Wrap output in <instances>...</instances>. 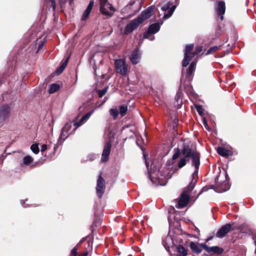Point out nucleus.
Wrapping results in <instances>:
<instances>
[{
  "label": "nucleus",
  "instance_id": "dca6fc26",
  "mask_svg": "<svg viewBox=\"0 0 256 256\" xmlns=\"http://www.w3.org/2000/svg\"><path fill=\"white\" fill-rule=\"evenodd\" d=\"M226 6L225 3L222 1H218L216 2V11L218 16H220V19L221 20L224 19V14L225 13Z\"/></svg>",
  "mask_w": 256,
  "mask_h": 256
},
{
  "label": "nucleus",
  "instance_id": "603ef678",
  "mask_svg": "<svg viewBox=\"0 0 256 256\" xmlns=\"http://www.w3.org/2000/svg\"><path fill=\"white\" fill-rule=\"evenodd\" d=\"M57 148H58V146H56V144H54V151L56 150Z\"/></svg>",
  "mask_w": 256,
  "mask_h": 256
},
{
  "label": "nucleus",
  "instance_id": "37998d69",
  "mask_svg": "<svg viewBox=\"0 0 256 256\" xmlns=\"http://www.w3.org/2000/svg\"><path fill=\"white\" fill-rule=\"evenodd\" d=\"M135 3L136 2L134 0L131 1L125 6L124 10H128V8H130V7H132L135 4Z\"/></svg>",
  "mask_w": 256,
  "mask_h": 256
},
{
  "label": "nucleus",
  "instance_id": "09e8293b",
  "mask_svg": "<svg viewBox=\"0 0 256 256\" xmlns=\"http://www.w3.org/2000/svg\"><path fill=\"white\" fill-rule=\"evenodd\" d=\"M47 148V145L44 144H43L42 146V148H41V152H44V151L45 150H46Z\"/></svg>",
  "mask_w": 256,
  "mask_h": 256
},
{
  "label": "nucleus",
  "instance_id": "e433bc0d",
  "mask_svg": "<svg viewBox=\"0 0 256 256\" xmlns=\"http://www.w3.org/2000/svg\"><path fill=\"white\" fill-rule=\"evenodd\" d=\"M83 124V122H81V119H80L78 122H74V126H75V128L72 131H75L77 128L81 126Z\"/></svg>",
  "mask_w": 256,
  "mask_h": 256
},
{
  "label": "nucleus",
  "instance_id": "bf43d9fd",
  "mask_svg": "<svg viewBox=\"0 0 256 256\" xmlns=\"http://www.w3.org/2000/svg\"><path fill=\"white\" fill-rule=\"evenodd\" d=\"M81 243H80V242L77 244L76 246H78L79 244H80Z\"/></svg>",
  "mask_w": 256,
  "mask_h": 256
},
{
  "label": "nucleus",
  "instance_id": "49530a36",
  "mask_svg": "<svg viewBox=\"0 0 256 256\" xmlns=\"http://www.w3.org/2000/svg\"><path fill=\"white\" fill-rule=\"evenodd\" d=\"M128 10H130V12H132L133 14H134L138 12V10H134L132 7H130V8H128Z\"/></svg>",
  "mask_w": 256,
  "mask_h": 256
},
{
  "label": "nucleus",
  "instance_id": "393cba45",
  "mask_svg": "<svg viewBox=\"0 0 256 256\" xmlns=\"http://www.w3.org/2000/svg\"><path fill=\"white\" fill-rule=\"evenodd\" d=\"M178 256H186L187 255V250L184 246L180 245L177 248Z\"/></svg>",
  "mask_w": 256,
  "mask_h": 256
},
{
  "label": "nucleus",
  "instance_id": "7c9ffc66",
  "mask_svg": "<svg viewBox=\"0 0 256 256\" xmlns=\"http://www.w3.org/2000/svg\"><path fill=\"white\" fill-rule=\"evenodd\" d=\"M94 110H92L88 112L84 116H82V118H80L81 122H83L84 123V121L88 120L90 118V116H92V114L94 113Z\"/></svg>",
  "mask_w": 256,
  "mask_h": 256
},
{
  "label": "nucleus",
  "instance_id": "2eb2a0df",
  "mask_svg": "<svg viewBox=\"0 0 256 256\" xmlns=\"http://www.w3.org/2000/svg\"><path fill=\"white\" fill-rule=\"evenodd\" d=\"M112 144L110 142H107L104 144V148L102 154L101 160L103 162H106L109 158Z\"/></svg>",
  "mask_w": 256,
  "mask_h": 256
},
{
  "label": "nucleus",
  "instance_id": "a211bd4d",
  "mask_svg": "<svg viewBox=\"0 0 256 256\" xmlns=\"http://www.w3.org/2000/svg\"><path fill=\"white\" fill-rule=\"evenodd\" d=\"M203 245H206V244H198L192 242L190 243L189 246L193 252L198 254H200L202 250L204 249Z\"/></svg>",
  "mask_w": 256,
  "mask_h": 256
},
{
  "label": "nucleus",
  "instance_id": "680f3d73",
  "mask_svg": "<svg viewBox=\"0 0 256 256\" xmlns=\"http://www.w3.org/2000/svg\"><path fill=\"white\" fill-rule=\"evenodd\" d=\"M211 240V238H209L208 240Z\"/></svg>",
  "mask_w": 256,
  "mask_h": 256
},
{
  "label": "nucleus",
  "instance_id": "ddd939ff",
  "mask_svg": "<svg viewBox=\"0 0 256 256\" xmlns=\"http://www.w3.org/2000/svg\"><path fill=\"white\" fill-rule=\"evenodd\" d=\"M155 7L154 6L148 7L146 10H143L140 16H138V18L142 20V22H143L145 20L150 18L153 14L154 10Z\"/></svg>",
  "mask_w": 256,
  "mask_h": 256
},
{
  "label": "nucleus",
  "instance_id": "9b49d317",
  "mask_svg": "<svg viewBox=\"0 0 256 256\" xmlns=\"http://www.w3.org/2000/svg\"><path fill=\"white\" fill-rule=\"evenodd\" d=\"M142 52L138 48H136L133 50L130 56V60L132 63L136 65L138 64L140 60Z\"/></svg>",
  "mask_w": 256,
  "mask_h": 256
},
{
  "label": "nucleus",
  "instance_id": "0eeeda50",
  "mask_svg": "<svg viewBox=\"0 0 256 256\" xmlns=\"http://www.w3.org/2000/svg\"><path fill=\"white\" fill-rule=\"evenodd\" d=\"M198 170H194L192 174V180L189 184L184 189L182 192L188 194L194 188L198 180Z\"/></svg>",
  "mask_w": 256,
  "mask_h": 256
},
{
  "label": "nucleus",
  "instance_id": "c03bdc74",
  "mask_svg": "<svg viewBox=\"0 0 256 256\" xmlns=\"http://www.w3.org/2000/svg\"><path fill=\"white\" fill-rule=\"evenodd\" d=\"M96 156L94 154H91L88 156V159L86 160H88L90 161H92L95 159Z\"/></svg>",
  "mask_w": 256,
  "mask_h": 256
},
{
  "label": "nucleus",
  "instance_id": "4be33fe9",
  "mask_svg": "<svg viewBox=\"0 0 256 256\" xmlns=\"http://www.w3.org/2000/svg\"><path fill=\"white\" fill-rule=\"evenodd\" d=\"M195 66H196V62H192L190 64L189 67L186 70V78L188 79V80H191V77L192 73L195 70Z\"/></svg>",
  "mask_w": 256,
  "mask_h": 256
},
{
  "label": "nucleus",
  "instance_id": "cd10ccee",
  "mask_svg": "<svg viewBox=\"0 0 256 256\" xmlns=\"http://www.w3.org/2000/svg\"><path fill=\"white\" fill-rule=\"evenodd\" d=\"M154 34H152L150 32H146L144 34V38L146 39H148L149 40L152 41L154 40L155 38V36H154Z\"/></svg>",
  "mask_w": 256,
  "mask_h": 256
},
{
  "label": "nucleus",
  "instance_id": "20e7f679",
  "mask_svg": "<svg viewBox=\"0 0 256 256\" xmlns=\"http://www.w3.org/2000/svg\"><path fill=\"white\" fill-rule=\"evenodd\" d=\"M100 11L103 15L108 17H112L114 15L116 9L108 0H100Z\"/></svg>",
  "mask_w": 256,
  "mask_h": 256
},
{
  "label": "nucleus",
  "instance_id": "c756f323",
  "mask_svg": "<svg viewBox=\"0 0 256 256\" xmlns=\"http://www.w3.org/2000/svg\"><path fill=\"white\" fill-rule=\"evenodd\" d=\"M110 114L114 119H116L118 115V111L116 108H111L110 110Z\"/></svg>",
  "mask_w": 256,
  "mask_h": 256
},
{
  "label": "nucleus",
  "instance_id": "f704fd0d",
  "mask_svg": "<svg viewBox=\"0 0 256 256\" xmlns=\"http://www.w3.org/2000/svg\"><path fill=\"white\" fill-rule=\"evenodd\" d=\"M74 0H60V6L62 8L67 1H68L69 4L71 6L74 3Z\"/></svg>",
  "mask_w": 256,
  "mask_h": 256
},
{
  "label": "nucleus",
  "instance_id": "052dcab7",
  "mask_svg": "<svg viewBox=\"0 0 256 256\" xmlns=\"http://www.w3.org/2000/svg\"><path fill=\"white\" fill-rule=\"evenodd\" d=\"M95 222H96V220L94 221L93 225H94L95 224Z\"/></svg>",
  "mask_w": 256,
  "mask_h": 256
},
{
  "label": "nucleus",
  "instance_id": "a19ab883",
  "mask_svg": "<svg viewBox=\"0 0 256 256\" xmlns=\"http://www.w3.org/2000/svg\"><path fill=\"white\" fill-rule=\"evenodd\" d=\"M225 185L226 186V188H222L220 190H216L215 191L218 192H224L226 191L227 190H228L229 189V186H228V184H226Z\"/></svg>",
  "mask_w": 256,
  "mask_h": 256
},
{
  "label": "nucleus",
  "instance_id": "8fccbe9b",
  "mask_svg": "<svg viewBox=\"0 0 256 256\" xmlns=\"http://www.w3.org/2000/svg\"><path fill=\"white\" fill-rule=\"evenodd\" d=\"M88 255V252L86 251V252H84L82 254V256H87Z\"/></svg>",
  "mask_w": 256,
  "mask_h": 256
},
{
  "label": "nucleus",
  "instance_id": "69168bd1",
  "mask_svg": "<svg viewBox=\"0 0 256 256\" xmlns=\"http://www.w3.org/2000/svg\"><path fill=\"white\" fill-rule=\"evenodd\" d=\"M107 100H108V98H106L105 100V101H106Z\"/></svg>",
  "mask_w": 256,
  "mask_h": 256
},
{
  "label": "nucleus",
  "instance_id": "4468645a",
  "mask_svg": "<svg viewBox=\"0 0 256 256\" xmlns=\"http://www.w3.org/2000/svg\"><path fill=\"white\" fill-rule=\"evenodd\" d=\"M203 246L204 249L210 254H221L224 251L223 248L218 246H208L206 244L203 245Z\"/></svg>",
  "mask_w": 256,
  "mask_h": 256
},
{
  "label": "nucleus",
  "instance_id": "2f4dec72",
  "mask_svg": "<svg viewBox=\"0 0 256 256\" xmlns=\"http://www.w3.org/2000/svg\"><path fill=\"white\" fill-rule=\"evenodd\" d=\"M30 150L34 153L36 154H38L40 151L38 144H32L30 146Z\"/></svg>",
  "mask_w": 256,
  "mask_h": 256
},
{
  "label": "nucleus",
  "instance_id": "6e6d98bb",
  "mask_svg": "<svg viewBox=\"0 0 256 256\" xmlns=\"http://www.w3.org/2000/svg\"><path fill=\"white\" fill-rule=\"evenodd\" d=\"M84 240V239L83 238L82 240H80V243H82Z\"/></svg>",
  "mask_w": 256,
  "mask_h": 256
},
{
  "label": "nucleus",
  "instance_id": "58836bf2",
  "mask_svg": "<svg viewBox=\"0 0 256 256\" xmlns=\"http://www.w3.org/2000/svg\"><path fill=\"white\" fill-rule=\"evenodd\" d=\"M90 13V12L86 10L82 14V20H86L87 18L88 17Z\"/></svg>",
  "mask_w": 256,
  "mask_h": 256
},
{
  "label": "nucleus",
  "instance_id": "c85d7f7f",
  "mask_svg": "<svg viewBox=\"0 0 256 256\" xmlns=\"http://www.w3.org/2000/svg\"><path fill=\"white\" fill-rule=\"evenodd\" d=\"M128 110V106L126 105H122L120 107V114L122 116H124L126 115V112Z\"/></svg>",
  "mask_w": 256,
  "mask_h": 256
},
{
  "label": "nucleus",
  "instance_id": "412c9836",
  "mask_svg": "<svg viewBox=\"0 0 256 256\" xmlns=\"http://www.w3.org/2000/svg\"><path fill=\"white\" fill-rule=\"evenodd\" d=\"M217 152L220 156L224 157H228L232 155V151L226 149V148L220 146L217 148Z\"/></svg>",
  "mask_w": 256,
  "mask_h": 256
},
{
  "label": "nucleus",
  "instance_id": "e2e57ef3",
  "mask_svg": "<svg viewBox=\"0 0 256 256\" xmlns=\"http://www.w3.org/2000/svg\"><path fill=\"white\" fill-rule=\"evenodd\" d=\"M107 100H108V98H106L105 100V101H106Z\"/></svg>",
  "mask_w": 256,
  "mask_h": 256
},
{
  "label": "nucleus",
  "instance_id": "4d7b16f0",
  "mask_svg": "<svg viewBox=\"0 0 256 256\" xmlns=\"http://www.w3.org/2000/svg\"><path fill=\"white\" fill-rule=\"evenodd\" d=\"M146 166L148 167V163H147L146 161Z\"/></svg>",
  "mask_w": 256,
  "mask_h": 256
},
{
  "label": "nucleus",
  "instance_id": "f03ea898",
  "mask_svg": "<svg viewBox=\"0 0 256 256\" xmlns=\"http://www.w3.org/2000/svg\"><path fill=\"white\" fill-rule=\"evenodd\" d=\"M168 176L163 174L158 166H151L148 174V178L155 186H164L166 184Z\"/></svg>",
  "mask_w": 256,
  "mask_h": 256
},
{
  "label": "nucleus",
  "instance_id": "7ed1b4c3",
  "mask_svg": "<svg viewBox=\"0 0 256 256\" xmlns=\"http://www.w3.org/2000/svg\"><path fill=\"white\" fill-rule=\"evenodd\" d=\"M193 48V44H188L186 46L184 52V58L182 61V67L184 68L188 66L190 61L195 55L198 54L202 50V47L198 46L194 52H192V51Z\"/></svg>",
  "mask_w": 256,
  "mask_h": 256
},
{
  "label": "nucleus",
  "instance_id": "4c0bfd02",
  "mask_svg": "<svg viewBox=\"0 0 256 256\" xmlns=\"http://www.w3.org/2000/svg\"><path fill=\"white\" fill-rule=\"evenodd\" d=\"M196 108L198 113V114L200 116H202L203 112H204V109L202 106L200 105H196Z\"/></svg>",
  "mask_w": 256,
  "mask_h": 256
},
{
  "label": "nucleus",
  "instance_id": "3c124183",
  "mask_svg": "<svg viewBox=\"0 0 256 256\" xmlns=\"http://www.w3.org/2000/svg\"><path fill=\"white\" fill-rule=\"evenodd\" d=\"M204 188H202V190H201V192H200V193L198 195V196H197V198L198 197V196L204 190Z\"/></svg>",
  "mask_w": 256,
  "mask_h": 256
},
{
  "label": "nucleus",
  "instance_id": "ea45409f",
  "mask_svg": "<svg viewBox=\"0 0 256 256\" xmlns=\"http://www.w3.org/2000/svg\"><path fill=\"white\" fill-rule=\"evenodd\" d=\"M94 4V2L93 0H90V2L88 5V6L86 8V10L91 12Z\"/></svg>",
  "mask_w": 256,
  "mask_h": 256
},
{
  "label": "nucleus",
  "instance_id": "f257e3e1",
  "mask_svg": "<svg viewBox=\"0 0 256 256\" xmlns=\"http://www.w3.org/2000/svg\"><path fill=\"white\" fill-rule=\"evenodd\" d=\"M178 149L183 158L180 160L178 168H182L186 164V162H189L191 159L192 165L194 167V170H198L200 165V154L196 151V146L190 142H184L182 146V148Z\"/></svg>",
  "mask_w": 256,
  "mask_h": 256
},
{
  "label": "nucleus",
  "instance_id": "a18cd8bd",
  "mask_svg": "<svg viewBox=\"0 0 256 256\" xmlns=\"http://www.w3.org/2000/svg\"><path fill=\"white\" fill-rule=\"evenodd\" d=\"M50 2L52 3L51 5L52 8L53 10L55 11L56 5V2H55L54 0H49V2Z\"/></svg>",
  "mask_w": 256,
  "mask_h": 256
},
{
  "label": "nucleus",
  "instance_id": "0e129e2a",
  "mask_svg": "<svg viewBox=\"0 0 256 256\" xmlns=\"http://www.w3.org/2000/svg\"><path fill=\"white\" fill-rule=\"evenodd\" d=\"M107 100H108V98H106L105 100V101H106Z\"/></svg>",
  "mask_w": 256,
  "mask_h": 256
},
{
  "label": "nucleus",
  "instance_id": "9d476101",
  "mask_svg": "<svg viewBox=\"0 0 256 256\" xmlns=\"http://www.w3.org/2000/svg\"><path fill=\"white\" fill-rule=\"evenodd\" d=\"M189 201V194H186L184 192H182L178 200V202L176 206L178 208H184L187 206Z\"/></svg>",
  "mask_w": 256,
  "mask_h": 256
},
{
  "label": "nucleus",
  "instance_id": "13d9d810",
  "mask_svg": "<svg viewBox=\"0 0 256 256\" xmlns=\"http://www.w3.org/2000/svg\"><path fill=\"white\" fill-rule=\"evenodd\" d=\"M182 76H184V71L182 72Z\"/></svg>",
  "mask_w": 256,
  "mask_h": 256
},
{
  "label": "nucleus",
  "instance_id": "864d4df0",
  "mask_svg": "<svg viewBox=\"0 0 256 256\" xmlns=\"http://www.w3.org/2000/svg\"><path fill=\"white\" fill-rule=\"evenodd\" d=\"M174 124H176L178 122V120L176 119H174Z\"/></svg>",
  "mask_w": 256,
  "mask_h": 256
},
{
  "label": "nucleus",
  "instance_id": "6e6552de",
  "mask_svg": "<svg viewBox=\"0 0 256 256\" xmlns=\"http://www.w3.org/2000/svg\"><path fill=\"white\" fill-rule=\"evenodd\" d=\"M142 23V20H140L138 18H134L126 24L124 29V33L125 34H128L132 32Z\"/></svg>",
  "mask_w": 256,
  "mask_h": 256
},
{
  "label": "nucleus",
  "instance_id": "c9c22d12",
  "mask_svg": "<svg viewBox=\"0 0 256 256\" xmlns=\"http://www.w3.org/2000/svg\"><path fill=\"white\" fill-rule=\"evenodd\" d=\"M219 47L218 46H214L212 47H211L210 48H209L207 52H206V54L208 55L209 54H212L215 51H216Z\"/></svg>",
  "mask_w": 256,
  "mask_h": 256
},
{
  "label": "nucleus",
  "instance_id": "5701e85b",
  "mask_svg": "<svg viewBox=\"0 0 256 256\" xmlns=\"http://www.w3.org/2000/svg\"><path fill=\"white\" fill-rule=\"evenodd\" d=\"M62 86V84L61 82L59 83H54L49 86V94H54L58 91Z\"/></svg>",
  "mask_w": 256,
  "mask_h": 256
},
{
  "label": "nucleus",
  "instance_id": "f8f14e48",
  "mask_svg": "<svg viewBox=\"0 0 256 256\" xmlns=\"http://www.w3.org/2000/svg\"><path fill=\"white\" fill-rule=\"evenodd\" d=\"M71 124L66 123L62 130L60 135L58 138V142L62 144L70 134L68 131L71 128Z\"/></svg>",
  "mask_w": 256,
  "mask_h": 256
},
{
  "label": "nucleus",
  "instance_id": "a878e982",
  "mask_svg": "<svg viewBox=\"0 0 256 256\" xmlns=\"http://www.w3.org/2000/svg\"><path fill=\"white\" fill-rule=\"evenodd\" d=\"M176 7V5H174L171 8L170 7L169 10L168 12V13L164 14L163 18L165 20L170 18L173 14Z\"/></svg>",
  "mask_w": 256,
  "mask_h": 256
},
{
  "label": "nucleus",
  "instance_id": "79ce46f5",
  "mask_svg": "<svg viewBox=\"0 0 256 256\" xmlns=\"http://www.w3.org/2000/svg\"><path fill=\"white\" fill-rule=\"evenodd\" d=\"M77 250L76 247L74 248L70 252V256H76L78 254Z\"/></svg>",
  "mask_w": 256,
  "mask_h": 256
},
{
  "label": "nucleus",
  "instance_id": "aec40b11",
  "mask_svg": "<svg viewBox=\"0 0 256 256\" xmlns=\"http://www.w3.org/2000/svg\"><path fill=\"white\" fill-rule=\"evenodd\" d=\"M174 152L172 159L167 162V165L168 166H173L175 163V160L178 158L180 155V151L178 148H174Z\"/></svg>",
  "mask_w": 256,
  "mask_h": 256
},
{
  "label": "nucleus",
  "instance_id": "6ab92c4d",
  "mask_svg": "<svg viewBox=\"0 0 256 256\" xmlns=\"http://www.w3.org/2000/svg\"><path fill=\"white\" fill-rule=\"evenodd\" d=\"M163 24V22L160 23L156 22L150 24L147 31L152 34H155L157 33L160 30V26Z\"/></svg>",
  "mask_w": 256,
  "mask_h": 256
},
{
  "label": "nucleus",
  "instance_id": "1a4fd4ad",
  "mask_svg": "<svg viewBox=\"0 0 256 256\" xmlns=\"http://www.w3.org/2000/svg\"><path fill=\"white\" fill-rule=\"evenodd\" d=\"M234 230L230 224H227L222 226L217 232L216 236L218 238H222L231 230Z\"/></svg>",
  "mask_w": 256,
  "mask_h": 256
},
{
  "label": "nucleus",
  "instance_id": "b1692460",
  "mask_svg": "<svg viewBox=\"0 0 256 256\" xmlns=\"http://www.w3.org/2000/svg\"><path fill=\"white\" fill-rule=\"evenodd\" d=\"M69 57H68L64 62H63L60 67L56 68L55 71V73L57 75H59L62 72L66 67V66L68 61Z\"/></svg>",
  "mask_w": 256,
  "mask_h": 256
},
{
  "label": "nucleus",
  "instance_id": "423d86ee",
  "mask_svg": "<svg viewBox=\"0 0 256 256\" xmlns=\"http://www.w3.org/2000/svg\"><path fill=\"white\" fill-rule=\"evenodd\" d=\"M106 188L105 180L100 175L97 180L96 191L99 198H102Z\"/></svg>",
  "mask_w": 256,
  "mask_h": 256
},
{
  "label": "nucleus",
  "instance_id": "39448f33",
  "mask_svg": "<svg viewBox=\"0 0 256 256\" xmlns=\"http://www.w3.org/2000/svg\"><path fill=\"white\" fill-rule=\"evenodd\" d=\"M115 68L117 73L120 74L122 76H125L127 74V66L124 60L122 59L116 60L114 62Z\"/></svg>",
  "mask_w": 256,
  "mask_h": 256
},
{
  "label": "nucleus",
  "instance_id": "bb28decb",
  "mask_svg": "<svg viewBox=\"0 0 256 256\" xmlns=\"http://www.w3.org/2000/svg\"><path fill=\"white\" fill-rule=\"evenodd\" d=\"M32 158L30 156H28L24 158L22 164L24 165H28L32 163Z\"/></svg>",
  "mask_w": 256,
  "mask_h": 256
},
{
  "label": "nucleus",
  "instance_id": "473e14b6",
  "mask_svg": "<svg viewBox=\"0 0 256 256\" xmlns=\"http://www.w3.org/2000/svg\"><path fill=\"white\" fill-rule=\"evenodd\" d=\"M171 4L172 3L170 2H168L166 4H164V6H162V11H168Z\"/></svg>",
  "mask_w": 256,
  "mask_h": 256
},
{
  "label": "nucleus",
  "instance_id": "f3484780",
  "mask_svg": "<svg viewBox=\"0 0 256 256\" xmlns=\"http://www.w3.org/2000/svg\"><path fill=\"white\" fill-rule=\"evenodd\" d=\"M10 108L7 105L2 106L0 108V122H4L8 116Z\"/></svg>",
  "mask_w": 256,
  "mask_h": 256
},
{
  "label": "nucleus",
  "instance_id": "72a5a7b5",
  "mask_svg": "<svg viewBox=\"0 0 256 256\" xmlns=\"http://www.w3.org/2000/svg\"><path fill=\"white\" fill-rule=\"evenodd\" d=\"M108 87L105 88L101 90H98V93L100 98H102L107 92Z\"/></svg>",
  "mask_w": 256,
  "mask_h": 256
},
{
  "label": "nucleus",
  "instance_id": "5fc2aeb1",
  "mask_svg": "<svg viewBox=\"0 0 256 256\" xmlns=\"http://www.w3.org/2000/svg\"><path fill=\"white\" fill-rule=\"evenodd\" d=\"M42 44H43L42 43L41 45L39 46L38 50H40L42 48Z\"/></svg>",
  "mask_w": 256,
  "mask_h": 256
},
{
  "label": "nucleus",
  "instance_id": "de8ad7c7",
  "mask_svg": "<svg viewBox=\"0 0 256 256\" xmlns=\"http://www.w3.org/2000/svg\"><path fill=\"white\" fill-rule=\"evenodd\" d=\"M203 122H204V126L206 128L207 130H209V128H208V124L206 122V120L205 118H204L203 120Z\"/></svg>",
  "mask_w": 256,
  "mask_h": 256
}]
</instances>
